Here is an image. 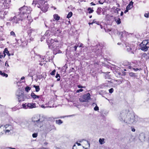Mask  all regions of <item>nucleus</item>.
Masks as SVG:
<instances>
[{
	"instance_id": "obj_1",
	"label": "nucleus",
	"mask_w": 149,
	"mask_h": 149,
	"mask_svg": "<svg viewBox=\"0 0 149 149\" xmlns=\"http://www.w3.org/2000/svg\"><path fill=\"white\" fill-rule=\"evenodd\" d=\"M20 12L19 17L25 19L27 16V14L30 13L32 10L30 7L24 6L19 9Z\"/></svg>"
},
{
	"instance_id": "obj_2",
	"label": "nucleus",
	"mask_w": 149,
	"mask_h": 149,
	"mask_svg": "<svg viewBox=\"0 0 149 149\" xmlns=\"http://www.w3.org/2000/svg\"><path fill=\"white\" fill-rule=\"evenodd\" d=\"M90 98L91 95L89 93H88L81 96L79 98V100L82 102H87L90 99Z\"/></svg>"
},
{
	"instance_id": "obj_3",
	"label": "nucleus",
	"mask_w": 149,
	"mask_h": 149,
	"mask_svg": "<svg viewBox=\"0 0 149 149\" xmlns=\"http://www.w3.org/2000/svg\"><path fill=\"white\" fill-rule=\"evenodd\" d=\"M24 104H22V106L24 109H32L36 107V104L35 103H28Z\"/></svg>"
},
{
	"instance_id": "obj_4",
	"label": "nucleus",
	"mask_w": 149,
	"mask_h": 149,
	"mask_svg": "<svg viewBox=\"0 0 149 149\" xmlns=\"http://www.w3.org/2000/svg\"><path fill=\"white\" fill-rule=\"evenodd\" d=\"M96 47L98 48V52H96L97 54L98 55H101L102 53V49L103 48V45L102 43H99L96 45Z\"/></svg>"
},
{
	"instance_id": "obj_5",
	"label": "nucleus",
	"mask_w": 149,
	"mask_h": 149,
	"mask_svg": "<svg viewBox=\"0 0 149 149\" xmlns=\"http://www.w3.org/2000/svg\"><path fill=\"white\" fill-rule=\"evenodd\" d=\"M47 42L48 45V47L49 49H52L54 47V42L53 39H51L50 40H47Z\"/></svg>"
},
{
	"instance_id": "obj_6",
	"label": "nucleus",
	"mask_w": 149,
	"mask_h": 149,
	"mask_svg": "<svg viewBox=\"0 0 149 149\" xmlns=\"http://www.w3.org/2000/svg\"><path fill=\"white\" fill-rule=\"evenodd\" d=\"M43 121V120H40V118H39L36 120H32V121L34 123L35 125L40 127L42 126Z\"/></svg>"
},
{
	"instance_id": "obj_7",
	"label": "nucleus",
	"mask_w": 149,
	"mask_h": 149,
	"mask_svg": "<svg viewBox=\"0 0 149 149\" xmlns=\"http://www.w3.org/2000/svg\"><path fill=\"white\" fill-rule=\"evenodd\" d=\"M25 29L27 30V33L28 35L30 36L32 32L34 31V29H31L30 27V25H26L24 26Z\"/></svg>"
},
{
	"instance_id": "obj_8",
	"label": "nucleus",
	"mask_w": 149,
	"mask_h": 149,
	"mask_svg": "<svg viewBox=\"0 0 149 149\" xmlns=\"http://www.w3.org/2000/svg\"><path fill=\"white\" fill-rule=\"evenodd\" d=\"M23 21L27 22L28 24L27 25H30L31 22L33 21V19L31 17L27 15L26 17L23 19Z\"/></svg>"
},
{
	"instance_id": "obj_9",
	"label": "nucleus",
	"mask_w": 149,
	"mask_h": 149,
	"mask_svg": "<svg viewBox=\"0 0 149 149\" xmlns=\"http://www.w3.org/2000/svg\"><path fill=\"white\" fill-rule=\"evenodd\" d=\"M24 19H23L22 17H17L16 16L14 17H13V23H15V24L17 23L18 22V21L20 20L23 21Z\"/></svg>"
},
{
	"instance_id": "obj_10",
	"label": "nucleus",
	"mask_w": 149,
	"mask_h": 149,
	"mask_svg": "<svg viewBox=\"0 0 149 149\" xmlns=\"http://www.w3.org/2000/svg\"><path fill=\"white\" fill-rule=\"evenodd\" d=\"M140 49L144 52L147 51L149 47L148 46H147V45L142 44H140Z\"/></svg>"
},
{
	"instance_id": "obj_11",
	"label": "nucleus",
	"mask_w": 149,
	"mask_h": 149,
	"mask_svg": "<svg viewBox=\"0 0 149 149\" xmlns=\"http://www.w3.org/2000/svg\"><path fill=\"white\" fill-rule=\"evenodd\" d=\"M45 2L43 6L40 7L41 10L44 12H46L48 8V5L47 3L45 4Z\"/></svg>"
},
{
	"instance_id": "obj_12",
	"label": "nucleus",
	"mask_w": 149,
	"mask_h": 149,
	"mask_svg": "<svg viewBox=\"0 0 149 149\" xmlns=\"http://www.w3.org/2000/svg\"><path fill=\"white\" fill-rule=\"evenodd\" d=\"M127 120H126L127 122L128 123L131 122V121L133 119V118L134 117V116L132 115V114L129 113V114H127Z\"/></svg>"
},
{
	"instance_id": "obj_13",
	"label": "nucleus",
	"mask_w": 149,
	"mask_h": 149,
	"mask_svg": "<svg viewBox=\"0 0 149 149\" xmlns=\"http://www.w3.org/2000/svg\"><path fill=\"white\" fill-rule=\"evenodd\" d=\"M136 49L134 46H131L127 48L128 52H130L132 54H134V52L136 50Z\"/></svg>"
},
{
	"instance_id": "obj_14",
	"label": "nucleus",
	"mask_w": 149,
	"mask_h": 149,
	"mask_svg": "<svg viewBox=\"0 0 149 149\" xmlns=\"http://www.w3.org/2000/svg\"><path fill=\"white\" fill-rule=\"evenodd\" d=\"M18 102H20L21 101H24V100L23 95H18Z\"/></svg>"
},
{
	"instance_id": "obj_15",
	"label": "nucleus",
	"mask_w": 149,
	"mask_h": 149,
	"mask_svg": "<svg viewBox=\"0 0 149 149\" xmlns=\"http://www.w3.org/2000/svg\"><path fill=\"white\" fill-rule=\"evenodd\" d=\"M112 9L113 10V12L116 13L117 15L119 13L118 11L120 10V9L117 8L115 6H113L112 8Z\"/></svg>"
},
{
	"instance_id": "obj_16",
	"label": "nucleus",
	"mask_w": 149,
	"mask_h": 149,
	"mask_svg": "<svg viewBox=\"0 0 149 149\" xmlns=\"http://www.w3.org/2000/svg\"><path fill=\"white\" fill-rule=\"evenodd\" d=\"M133 4V2L132 1H131L129 4L127 6L126 8L130 10L132 8Z\"/></svg>"
},
{
	"instance_id": "obj_17",
	"label": "nucleus",
	"mask_w": 149,
	"mask_h": 149,
	"mask_svg": "<svg viewBox=\"0 0 149 149\" xmlns=\"http://www.w3.org/2000/svg\"><path fill=\"white\" fill-rule=\"evenodd\" d=\"M31 97L33 99L39 98V96L36 95L34 93L32 92L31 93Z\"/></svg>"
},
{
	"instance_id": "obj_18",
	"label": "nucleus",
	"mask_w": 149,
	"mask_h": 149,
	"mask_svg": "<svg viewBox=\"0 0 149 149\" xmlns=\"http://www.w3.org/2000/svg\"><path fill=\"white\" fill-rule=\"evenodd\" d=\"M9 126H10V125H6L5 126H4V127H5V133H6L8 132H9L10 131V129H7V128L9 127Z\"/></svg>"
},
{
	"instance_id": "obj_19",
	"label": "nucleus",
	"mask_w": 149,
	"mask_h": 149,
	"mask_svg": "<svg viewBox=\"0 0 149 149\" xmlns=\"http://www.w3.org/2000/svg\"><path fill=\"white\" fill-rule=\"evenodd\" d=\"M53 17L54 19H55V20H58L60 18V17L58 16V14H54L53 15Z\"/></svg>"
},
{
	"instance_id": "obj_20",
	"label": "nucleus",
	"mask_w": 149,
	"mask_h": 149,
	"mask_svg": "<svg viewBox=\"0 0 149 149\" xmlns=\"http://www.w3.org/2000/svg\"><path fill=\"white\" fill-rule=\"evenodd\" d=\"M4 56L6 55L5 53H6L8 56H10V54L9 52L8 51L7 48L5 49L4 51Z\"/></svg>"
},
{
	"instance_id": "obj_21",
	"label": "nucleus",
	"mask_w": 149,
	"mask_h": 149,
	"mask_svg": "<svg viewBox=\"0 0 149 149\" xmlns=\"http://www.w3.org/2000/svg\"><path fill=\"white\" fill-rule=\"evenodd\" d=\"M124 81V79H120L116 81L117 82L116 84L118 85H119L120 84H121Z\"/></svg>"
},
{
	"instance_id": "obj_22",
	"label": "nucleus",
	"mask_w": 149,
	"mask_h": 149,
	"mask_svg": "<svg viewBox=\"0 0 149 149\" xmlns=\"http://www.w3.org/2000/svg\"><path fill=\"white\" fill-rule=\"evenodd\" d=\"M93 8H92L91 7H89L88 8L87 10L88 11L89 13L90 14L93 13L94 12V10L93 9Z\"/></svg>"
},
{
	"instance_id": "obj_23",
	"label": "nucleus",
	"mask_w": 149,
	"mask_h": 149,
	"mask_svg": "<svg viewBox=\"0 0 149 149\" xmlns=\"http://www.w3.org/2000/svg\"><path fill=\"white\" fill-rule=\"evenodd\" d=\"M0 74H1L3 77H8L7 74L5 73L4 72H2L0 70Z\"/></svg>"
},
{
	"instance_id": "obj_24",
	"label": "nucleus",
	"mask_w": 149,
	"mask_h": 149,
	"mask_svg": "<svg viewBox=\"0 0 149 149\" xmlns=\"http://www.w3.org/2000/svg\"><path fill=\"white\" fill-rule=\"evenodd\" d=\"M33 87L35 88L36 92H38L40 91V89L39 86H36L35 85H34Z\"/></svg>"
},
{
	"instance_id": "obj_25",
	"label": "nucleus",
	"mask_w": 149,
	"mask_h": 149,
	"mask_svg": "<svg viewBox=\"0 0 149 149\" xmlns=\"http://www.w3.org/2000/svg\"><path fill=\"white\" fill-rule=\"evenodd\" d=\"M102 8H98L96 12L99 15H100L101 13L102 12V10H101Z\"/></svg>"
},
{
	"instance_id": "obj_26",
	"label": "nucleus",
	"mask_w": 149,
	"mask_h": 149,
	"mask_svg": "<svg viewBox=\"0 0 149 149\" xmlns=\"http://www.w3.org/2000/svg\"><path fill=\"white\" fill-rule=\"evenodd\" d=\"M62 31L60 29H58L56 31V34H57V35L58 36L60 35V33H61Z\"/></svg>"
},
{
	"instance_id": "obj_27",
	"label": "nucleus",
	"mask_w": 149,
	"mask_h": 149,
	"mask_svg": "<svg viewBox=\"0 0 149 149\" xmlns=\"http://www.w3.org/2000/svg\"><path fill=\"white\" fill-rule=\"evenodd\" d=\"M56 123L58 125H60L63 123V122L61 120H56Z\"/></svg>"
},
{
	"instance_id": "obj_28",
	"label": "nucleus",
	"mask_w": 149,
	"mask_h": 149,
	"mask_svg": "<svg viewBox=\"0 0 149 149\" xmlns=\"http://www.w3.org/2000/svg\"><path fill=\"white\" fill-rule=\"evenodd\" d=\"M99 142L101 144H102L104 143V139H100L99 140Z\"/></svg>"
},
{
	"instance_id": "obj_29",
	"label": "nucleus",
	"mask_w": 149,
	"mask_h": 149,
	"mask_svg": "<svg viewBox=\"0 0 149 149\" xmlns=\"http://www.w3.org/2000/svg\"><path fill=\"white\" fill-rule=\"evenodd\" d=\"M72 149H82V148L79 146H77L76 144H75L73 146Z\"/></svg>"
},
{
	"instance_id": "obj_30",
	"label": "nucleus",
	"mask_w": 149,
	"mask_h": 149,
	"mask_svg": "<svg viewBox=\"0 0 149 149\" xmlns=\"http://www.w3.org/2000/svg\"><path fill=\"white\" fill-rule=\"evenodd\" d=\"M72 15V13L71 12H70L67 15V17L69 18L71 17Z\"/></svg>"
},
{
	"instance_id": "obj_31",
	"label": "nucleus",
	"mask_w": 149,
	"mask_h": 149,
	"mask_svg": "<svg viewBox=\"0 0 149 149\" xmlns=\"http://www.w3.org/2000/svg\"><path fill=\"white\" fill-rule=\"evenodd\" d=\"M55 77L57 78V81H59L60 80V76L59 74L57 73Z\"/></svg>"
},
{
	"instance_id": "obj_32",
	"label": "nucleus",
	"mask_w": 149,
	"mask_h": 149,
	"mask_svg": "<svg viewBox=\"0 0 149 149\" xmlns=\"http://www.w3.org/2000/svg\"><path fill=\"white\" fill-rule=\"evenodd\" d=\"M93 104H95L96 105V106L94 108V110L97 111H98L99 110V107L97 106L96 104L95 103H93Z\"/></svg>"
},
{
	"instance_id": "obj_33",
	"label": "nucleus",
	"mask_w": 149,
	"mask_h": 149,
	"mask_svg": "<svg viewBox=\"0 0 149 149\" xmlns=\"http://www.w3.org/2000/svg\"><path fill=\"white\" fill-rule=\"evenodd\" d=\"M105 79H111V75L108 74H107L105 75Z\"/></svg>"
},
{
	"instance_id": "obj_34",
	"label": "nucleus",
	"mask_w": 149,
	"mask_h": 149,
	"mask_svg": "<svg viewBox=\"0 0 149 149\" xmlns=\"http://www.w3.org/2000/svg\"><path fill=\"white\" fill-rule=\"evenodd\" d=\"M31 89V88L29 86H26L25 88V91L27 92H28Z\"/></svg>"
},
{
	"instance_id": "obj_35",
	"label": "nucleus",
	"mask_w": 149,
	"mask_h": 149,
	"mask_svg": "<svg viewBox=\"0 0 149 149\" xmlns=\"http://www.w3.org/2000/svg\"><path fill=\"white\" fill-rule=\"evenodd\" d=\"M141 44L147 45L148 44V42H146V40H145L143 41Z\"/></svg>"
},
{
	"instance_id": "obj_36",
	"label": "nucleus",
	"mask_w": 149,
	"mask_h": 149,
	"mask_svg": "<svg viewBox=\"0 0 149 149\" xmlns=\"http://www.w3.org/2000/svg\"><path fill=\"white\" fill-rule=\"evenodd\" d=\"M10 34L11 36H13L14 37H16V36L15 33L13 31H12L10 32Z\"/></svg>"
},
{
	"instance_id": "obj_37",
	"label": "nucleus",
	"mask_w": 149,
	"mask_h": 149,
	"mask_svg": "<svg viewBox=\"0 0 149 149\" xmlns=\"http://www.w3.org/2000/svg\"><path fill=\"white\" fill-rule=\"evenodd\" d=\"M56 72V70H53L51 72L50 74L51 75L53 76L55 74V72Z\"/></svg>"
},
{
	"instance_id": "obj_38",
	"label": "nucleus",
	"mask_w": 149,
	"mask_h": 149,
	"mask_svg": "<svg viewBox=\"0 0 149 149\" xmlns=\"http://www.w3.org/2000/svg\"><path fill=\"white\" fill-rule=\"evenodd\" d=\"M93 23H96V24L98 25L100 24L99 22H97L96 21L95 19H94L93 20Z\"/></svg>"
},
{
	"instance_id": "obj_39",
	"label": "nucleus",
	"mask_w": 149,
	"mask_h": 149,
	"mask_svg": "<svg viewBox=\"0 0 149 149\" xmlns=\"http://www.w3.org/2000/svg\"><path fill=\"white\" fill-rule=\"evenodd\" d=\"M105 1V0H100L99 1V3L100 4H102Z\"/></svg>"
},
{
	"instance_id": "obj_40",
	"label": "nucleus",
	"mask_w": 149,
	"mask_h": 149,
	"mask_svg": "<svg viewBox=\"0 0 149 149\" xmlns=\"http://www.w3.org/2000/svg\"><path fill=\"white\" fill-rule=\"evenodd\" d=\"M116 22L117 24H120L121 23L120 19V18H118V19L116 21Z\"/></svg>"
},
{
	"instance_id": "obj_41",
	"label": "nucleus",
	"mask_w": 149,
	"mask_h": 149,
	"mask_svg": "<svg viewBox=\"0 0 149 149\" xmlns=\"http://www.w3.org/2000/svg\"><path fill=\"white\" fill-rule=\"evenodd\" d=\"M114 89L113 88H111L109 90V93H111L113 92Z\"/></svg>"
},
{
	"instance_id": "obj_42",
	"label": "nucleus",
	"mask_w": 149,
	"mask_h": 149,
	"mask_svg": "<svg viewBox=\"0 0 149 149\" xmlns=\"http://www.w3.org/2000/svg\"><path fill=\"white\" fill-rule=\"evenodd\" d=\"M83 91V90L82 88H81V89H79L77 90L76 91V93H79L80 92H82Z\"/></svg>"
},
{
	"instance_id": "obj_43",
	"label": "nucleus",
	"mask_w": 149,
	"mask_h": 149,
	"mask_svg": "<svg viewBox=\"0 0 149 149\" xmlns=\"http://www.w3.org/2000/svg\"><path fill=\"white\" fill-rule=\"evenodd\" d=\"M38 135L36 133H34L32 134V136L33 138H36L37 136Z\"/></svg>"
},
{
	"instance_id": "obj_44",
	"label": "nucleus",
	"mask_w": 149,
	"mask_h": 149,
	"mask_svg": "<svg viewBox=\"0 0 149 149\" xmlns=\"http://www.w3.org/2000/svg\"><path fill=\"white\" fill-rule=\"evenodd\" d=\"M144 16L148 18L149 17V13H146L144 14Z\"/></svg>"
},
{
	"instance_id": "obj_45",
	"label": "nucleus",
	"mask_w": 149,
	"mask_h": 149,
	"mask_svg": "<svg viewBox=\"0 0 149 149\" xmlns=\"http://www.w3.org/2000/svg\"><path fill=\"white\" fill-rule=\"evenodd\" d=\"M77 87L79 88H85V86H81V85H78Z\"/></svg>"
},
{
	"instance_id": "obj_46",
	"label": "nucleus",
	"mask_w": 149,
	"mask_h": 149,
	"mask_svg": "<svg viewBox=\"0 0 149 149\" xmlns=\"http://www.w3.org/2000/svg\"><path fill=\"white\" fill-rule=\"evenodd\" d=\"M78 47V45L77 44L75 46H74V51H76L77 50V48Z\"/></svg>"
},
{
	"instance_id": "obj_47",
	"label": "nucleus",
	"mask_w": 149,
	"mask_h": 149,
	"mask_svg": "<svg viewBox=\"0 0 149 149\" xmlns=\"http://www.w3.org/2000/svg\"><path fill=\"white\" fill-rule=\"evenodd\" d=\"M37 1L39 2L40 3H42L45 0H36Z\"/></svg>"
},
{
	"instance_id": "obj_48",
	"label": "nucleus",
	"mask_w": 149,
	"mask_h": 149,
	"mask_svg": "<svg viewBox=\"0 0 149 149\" xmlns=\"http://www.w3.org/2000/svg\"><path fill=\"white\" fill-rule=\"evenodd\" d=\"M133 69L135 71H138L139 70H141V68H140L139 69H138V68H133Z\"/></svg>"
},
{
	"instance_id": "obj_49",
	"label": "nucleus",
	"mask_w": 149,
	"mask_h": 149,
	"mask_svg": "<svg viewBox=\"0 0 149 149\" xmlns=\"http://www.w3.org/2000/svg\"><path fill=\"white\" fill-rule=\"evenodd\" d=\"M53 40H54V42H57V43H58L59 42V41L57 39H53Z\"/></svg>"
},
{
	"instance_id": "obj_50",
	"label": "nucleus",
	"mask_w": 149,
	"mask_h": 149,
	"mask_svg": "<svg viewBox=\"0 0 149 149\" xmlns=\"http://www.w3.org/2000/svg\"><path fill=\"white\" fill-rule=\"evenodd\" d=\"M131 129H132V131L133 132H135V129L134 128H133L132 127H131Z\"/></svg>"
},
{
	"instance_id": "obj_51",
	"label": "nucleus",
	"mask_w": 149,
	"mask_h": 149,
	"mask_svg": "<svg viewBox=\"0 0 149 149\" xmlns=\"http://www.w3.org/2000/svg\"><path fill=\"white\" fill-rule=\"evenodd\" d=\"M147 56V54L146 53H144L143 55H142V56L143 57H145L146 56Z\"/></svg>"
},
{
	"instance_id": "obj_52",
	"label": "nucleus",
	"mask_w": 149,
	"mask_h": 149,
	"mask_svg": "<svg viewBox=\"0 0 149 149\" xmlns=\"http://www.w3.org/2000/svg\"><path fill=\"white\" fill-rule=\"evenodd\" d=\"M135 74L134 73H130V75L131 76H133Z\"/></svg>"
},
{
	"instance_id": "obj_53",
	"label": "nucleus",
	"mask_w": 149,
	"mask_h": 149,
	"mask_svg": "<svg viewBox=\"0 0 149 149\" xmlns=\"http://www.w3.org/2000/svg\"><path fill=\"white\" fill-rule=\"evenodd\" d=\"M129 10L128 9H126V10H125V11H124V13H126L127 12H128V10Z\"/></svg>"
},
{
	"instance_id": "obj_54",
	"label": "nucleus",
	"mask_w": 149,
	"mask_h": 149,
	"mask_svg": "<svg viewBox=\"0 0 149 149\" xmlns=\"http://www.w3.org/2000/svg\"><path fill=\"white\" fill-rule=\"evenodd\" d=\"M90 4L91 5H93V6H94V5H95V4L94 3H93V2H91V3H90Z\"/></svg>"
},
{
	"instance_id": "obj_55",
	"label": "nucleus",
	"mask_w": 149,
	"mask_h": 149,
	"mask_svg": "<svg viewBox=\"0 0 149 149\" xmlns=\"http://www.w3.org/2000/svg\"><path fill=\"white\" fill-rule=\"evenodd\" d=\"M124 113H125V112H122V113H120V115H121L120 116L121 117L122 116L123 114H124Z\"/></svg>"
},
{
	"instance_id": "obj_56",
	"label": "nucleus",
	"mask_w": 149,
	"mask_h": 149,
	"mask_svg": "<svg viewBox=\"0 0 149 149\" xmlns=\"http://www.w3.org/2000/svg\"><path fill=\"white\" fill-rule=\"evenodd\" d=\"M45 63H39V64L41 66H42L43 65V64H45Z\"/></svg>"
},
{
	"instance_id": "obj_57",
	"label": "nucleus",
	"mask_w": 149,
	"mask_h": 149,
	"mask_svg": "<svg viewBox=\"0 0 149 149\" xmlns=\"http://www.w3.org/2000/svg\"><path fill=\"white\" fill-rule=\"evenodd\" d=\"M76 143L77 144L78 146H80L81 145V144L79 143H78L77 142Z\"/></svg>"
},
{
	"instance_id": "obj_58",
	"label": "nucleus",
	"mask_w": 149,
	"mask_h": 149,
	"mask_svg": "<svg viewBox=\"0 0 149 149\" xmlns=\"http://www.w3.org/2000/svg\"><path fill=\"white\" fill-rule=\"evenodd\" d=\"M5 65L6 66H9L8 63H6V62L5 63Z\"/></svg>"
},
{
	"instance_id": "obj_59",
	"label": "nucleus",
	"mask_w": 149,
	"mask_h": 149,
	"mask_svg": "<svg viewBox=\"0 0 149 149\" xmlns=\"http://www.w3.org/2000/svg\"><path fill=\"white\" fill-rule=\"evenodd\" d=\"M123 12L122 11L120 13V15L122 16L123 15Z\"/></svg>"
},
{
	"instance_id": "obj_60",
	"label": "nucleus",
	"mask_w": 149,
	"mask_h": 149,
	"mask_svg": "<svg viewBox=\"0 0 149 149\" xmlns=\"http://www.w3.org/2000/svg\"><path fill=\"white\" fill-rule=\"evenodd\" d=\"M146 42H148V44L149 43V40H146Z\"/></svg>"
},
{
	"instance_id": "obj_61",
	"label": "nucleus",
	"mask_w": 149,
	"mask_h": 149,
	"mask_svg": "<svg viewBox=\"0 0 149 149\" xmlns=\"http://www.w3.org/2000/svg\"><path fill=\"white\" fill-rule=\"evenodd\" d=\"M24 78H25V77H22V78H21V79L22 80V79H24Z\"/></svg>"
},
{
	"instance_id": "obj_62",
	"label": "nucleus",
	"mask_w": 149,
	"mask_h": 149,
	"mask_svg": "<svg viewBox=\"0 0 149 149\" xmlns=\"http://www.w3.org/2000/svg\"><path fill=\"white\" fill-rule=\"evenodd\" d=\"M93 24V22H91V23L89 22V23H88V24L89 25L92 24Z\"/></svg>"
},
{
	"instance_id": "obj_63",
	"label": "nucleus",
	"mask_w": 149,
	"mask_h": 149,
	"mask_svg": "<svg viewBox=\"0 0 149 149\" xmlns=\"http://www.w3.org/2000/svg\"><path fill=\"white\" fill-rule=\"evenodd\" d=\"M3 57V55H0V58H1Z\"/></svg>"
},
{
	"instance_id": "obj_64",
	"label": "nucleus",
	"mask_w": 149,
	"mask_h": 149,
	"mask_svg": "<svg viewBox=\"0 0 149 149\" xmlns=\"http://www.w3.org/2000/svg\"><path fill=\"white\" fill-rule=\"evenodd\" d=\"M107 32H109V31H111V30H110L109 29H108V30H107Z\"/></svg>"
}]
</instances>
